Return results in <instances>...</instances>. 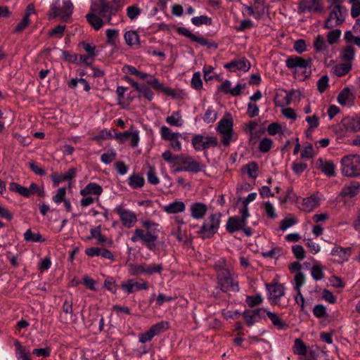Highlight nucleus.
Returning a JSON list of instances; mask_svg holds the SVG:
<instances>
[{"mask_svg": "<svg viewBox=\"0 0 360 360\" xmlns=\"http://www.w3.org/2000/svg\"><path fill=\"white\" fill-rule=\"evenodd\" d=\"M141 224L145 229H136L131 240L133 243L141 240L148 249L153 250L156 247L155 242L158 238L159 224L151 220L141 221Z\"/></svg>", "mask_w": 360, "mask_h": 360, "instance_id": "nucleus-1", "label": "nucleus"}, {"mask_svg": "<svg viewBox=\"0 0 360 360\" xmlns=\"http://www.w3.org/2000/svg\"><path fill=\"white\" fill-rule=\"evenodd\" d=\"M311 58H302L298 56H291L286 58L285 66L293 74L295 78L304 80L311 75Z\"/></svg>", "mask_w": 360, "mask_h": 360, "instance_id": "nucleus-2", "label": "nucleus"}, {"mask_svg": "<svg viewBox=\"0 0 360 360\" xmlns=\"http://www.w3.org/2000/svg\"><path fill=\"white\" fill-rule=\"evenodd\" d=\"M238 275L231 270H222L217 274V284L220 290L224 292L239 291Z\"/></svg>", "mask_w": 360, "mask_h": 360, "instance_id": "nucleus-3", "label": "nucleus"}, {"mask_svg": "<svg viewBox=\"0 0 360 360\" xmlns=\"http://www.w3.org/2000/svg\"><path fill=\"white\" fill-rule=\"evenodd\" d=\"M221 214L219 212L213 213L204 220L202 225L198 231L199 236L203 239H209L218 231Z\"/></svg>", "mask_w": 360, "mask_h": 360, "instance_id": "nucleus-4", "label": "nucleus"}, {"mask_svg": "<svg viewBox=\"0 0 360 360\" xmlns=\"http://www.w3.org/2000/svg\"><path fill=\"white\" fill-rule=\"evenodd\" d=\"M340 165V170L343 176L356 177L360 175V155H345L341 159Z\"/></svg>", "mask_w": 360, "mask_h": 360, "instance_id": "nucleus-5", "label": "nucleus"}, {"mask_svg": "<svg viewBox=\"0 0 360 360\" xmlns=\"http://www.w3.org/2000/svg\"><path fill=\"white\" fill-rule=\"evenodd\" d=\"M326 19L324 28L331 30L342 25L347 15V9L344 6H333Z\"/></svg>", "mask_w": 360, "mask_h": 360, "instance_id": "nucleus-6", "label": "nucleus"}, {"mask_svg": "<svg viewBox=\"0 0 360 360\" xmlns=\"http://www.w3.org/2000/svg\"><path fill=\"white\" fill-rule=\"evenodd\" d=\"M102 8L96 0L91 1L90 12L86 15L87 22L96 30H100L104 25V21L98 16L106 18L105 13H101Z\"/></svg>", "mask_w": 360, "mask_h": 360, "instance_id": "nucleus-7", "label": "nucleus"}, {"mask_svg": "<svg viewBox=\"0 0 360 360\" xmlns=\"http://www.w3.org/2000/svg\"><path fill=\"white\" fill-rule=\"evenodd\" d=\"M191 143L196 151H200L216 147L218 144V141L214 136H204L200 134H196L193 136Z\"/></svg>", "mask_w": 360, "mask_h": 360, "instance_id": "nucleus-8", "label": "nucleus"}, {"mask_svg": "<svg viewBox=\"0 0 360 360\" xmlns=\"http://www.w3.org/2000/svg\"><path fill=\"white\" fill-rule=\"evenodd\" d=\"M226 229L230 233L241 230L246 236H250L252 234V229L247 226V223L244 221V219L236 216L228 219Z\"/></svg>", "mask_w": 360, "mask_h": 360, "instance_id": "nucleus-9", "label": "nucleus"}, {"mask_svg": "<svg viewBox=\"0 0 360 360\" xmlns=\"http://www.w3.org/2000/svg\"><path fill=\"white\" fill-rule=\"evenodd\" d=\"M217 131L222 134L221 142L229 146L233 135V120L231 118H223L218 123Z\"/></svg>", "mask_w": 360, "mask_h": 360, "instance_id": "nucleus-10", "label": "nucleus"}, {"mask_svg": "<svg viewBox=\"0 0 360 360\" xmlns=\"http://www.w3.org/2000/svg\"><path fill=\"white\" fill-rule=\"evenodd\" d=\"M115 212L119 215L120 220L124 227L132 228L137 221L136 214L131 210L125 209L122 206L115 208Z\"/></svg>", "mask_w": 360, "mask_h": 360, "instance_id": "nucleus-11", "label": "nucleus"}, {"mask_svg": "<svg viewBox=\"0 0 360 360\" xmlns=\"http://www.w3.org/2000/svg\"><path fill=\"white\" fill-rule=\"evenodd\" d=\"M125 4V0H112L109 2L105 1L101 6V13H105L108 15V23L111 25L112 17L115 15L117 12L121 9Z\"/></svg>", "mask_w": 360, "mask_h": 360, "instance_id": "nucleus-12", "label": "nucleus"}, {"mask_svg": "<svg viewBox=\"0 0 360 360\" xmlns=\"http://www.w3.org/2000/svg\"><path fill=\"white\" fill-rule=\"evenodd\" d=\"M176 31L179 34L185 36L189 38L193 41L197 42L202 46H207L208 48L217 47V44H215L214 43H210L208 39L196 36L184 27H177Z\"/></svg>", "mask_w": 360, "mask_h": 360, "instance_id": "nucleus-13", "label": "nucleus"}, {"mask_svg": "<svg viewBox=\"0 0 360 360\" xmlns=\"http://www.w3.org/2000/svg\"><path fill=\"white\" fill-rule=\"evenodd\" d=\"M298 8L302 13H320L323 11V5L321 0H301Z\"/></svg>", "mask_w": 360, "mask_h": 360, "instance_id": "nucleus-14", "label": "nucleus"}, {"mask_svg": "<svg viewBox=\"0 0 360 360\" xmlns=\"http://www.w3.org/2000/svg\"><path fill=\"white\" fill-rule=\"evenodd\" d=\"M142 282L139 283L134 279H128L121 283V288L127 294L133 293L136 290H147L148 288V283L147 281L141 280Z\"/></svg>", "mask_w": 360, "mask_h": 360, "instance_id": "nucleus-15", "label": "nucleus"}, {"mask_svg": "<svg viewBox=\"0 0 360 360\" xmlns=\"http://www.w3.org/2000/svg\"><path fill=\"white\" fill-rule=\"evenodd\" d=\"M181 165L186 169V172L198 173L205 168V165L196 161L192 156L184 155Z\"/></svg>", "mask_w": 360, "mask_h": 360, "instance_id": "nucleus-16", "label": "nucleus"}, {"mask_svg": "<svg viewBox=\"0 0 360 360\" xmlns=\"http://www.w3.org/2000/svg\"><path fill=\"white\" fill-rule=\"evenodd\" d=\"M251 67L250 61L245 57L238 60H231L230 63H226L224 68L231 72L237 70L248 72Z\"/></svg>", "mask_w": 360, "mask_h": 360, "instance_id": "nucleus-17", "label": "nucleus"}, {"mask_svg": "<svg viewBox=\"0 0 360 360\" xmlns=\"http://www.w3.org/2000/svg\"><path fill=\"white\" fill-rule=\"evenodd\" d=\"M147 84L151 85L155 90L160 91L165 95L171 96L172 98H176L179 96V94L176 92V91L164 86L163 84L160 83L158 79L154 76H150V79L147 80Z\"/></svg>", "mask_w": 360, "mask_h": 360, "instance_id": "nucleus-18", "label": "nucleus"}, {"mask_svg": "<svg viewBox=\"0 0 360 360\" xmlns=\"http://www.w3.org/2000/svg\"><path fill=\"white\" fill-rule=\"evenodd\" d=\"M360 193V183L359 181H352L348 184H345L340 193V195L342 198L349 199L352 198Z\"/></svg>", "mask_w": 360, "mask_h": 360, "instance_id": "nucleus-19", "label": "nucleus"}, {"mask_svg": "<svg viewBox=\"0 0 360 360\" xmlns=\"http://www.w3.org/2000/svg\"><path fill=\"white\" fill-rule=\"evenodd\" d=\"M266 287L269 294V299L273 301L276 302L285 294V288L281 283H267Z\"/></svg>", "mask_w": 360, "mask_h": 360, "instance_id": "nucleus-20", "label": "nucleus"}, {"mask_svg": "<svg viewBox=\"0 0 360 360\" xmlns=\"http://www.w3.org/2000/svg\"><path fill=\"white\" fill-rule=\"evenodd\" d=\"M355 96L349 88H344L338 96V102L343 106H351L354 104Z\"/></svg>", "mask_w": 360, "mask_h": 360, "instance_id": "nucleus-21", "label": "nucleus"}, {"mask_svg": "<svg viewBox=\"0 0 360 360\" xmlns=\"http://www.w3.org/2000/svg\"><path fill=\"white\" fill-rule=\"evenodd\" d=\"M316 167L328 176H334L335 175V166L331 161L319 158L316 161Z\"/></svg>", "mask_w": 360, "mask_h": 360, "instance_id": "nucleus-22", "label": "nucleus"}, {"mask_svg": "<svg viewBox=\"0 0 360 360\" xmlns=\"http://www.w3.org/2000/svg\"><path fill=\"white\" fill-rule=\"evenodd\" d=\"M191 215L195 219H202L207 212V206L202 202H193L190 207Z\"/></svg>", "mask_w": 360, "mask_h": 360, "instance_id": "nucleus-23", "label": "nucleus"}, {"mask_svg": "<svg viewBox=\"0 0 360 360\" xmlns=\"http://www.w3.org/2000/svg\"><path fill=\"white\" fill-rule=\"evenodd\" d=\"M320 200L314 194L302 200V210L305 212H311L319 205Z\"/></svg>", "mask_w": 360, "mask_h": 360, "instance_id": "nucleus-24", "label": "nucleus"}, {"mask_svg": "<svg viewBox=\"0 0 360 360\" xmlns=\"http://www.w3.org/2000/svg\"><path fill=\"white\" fill-rule=\"evenodd\" d=\"M333 256L338 257L342 262H346L349 259L352 254V248H342L341 246H335L330 253Z\"/></svg>", "mask_w": 360, "mask_h": 360, "instance_id": "nucleus-25", "label": "nucleus"}, {"mask_svg": "<svg viewBox=\"0 0 360 360\" xmlns=\"http://www.w3.org/2000/svg\"><path fill=\"white\" fill-rule=\"evenodd\" d=\"M355 49L347 45L342 48L340 52V58L342 62L352 63L355 57Z\"/></svg>", "mask_w": 360, "mask_h": 360, "instance_id": "nucleus-26", "label": "nucleus"}, {"mask_svg": "<svg viewBox=\"0 0 360 360\" xmlns=\"http://www.w3.org/2000/svg\"><path fill=\"white\" fill-rule=\"evenodd\" d=\"M186 205L182 201H174L163 207V211L167 214H177L184 212Z\"/></svg>", "mask_w": 360, "mask_h": 360, "instance_id": "nucleus-27", "label": "nucleus"}, {"mask_svg": "<svg viewBox=\"0 0 360 360\" xmlns=\"http://www.w3.org/2000/svg\"><path fill=\"white\" fill-rule=\"evenodd\" d=\"M14 346L18 360H31L30 351L18 340L14 341Z\"/></svg>", "mask_w": 360, "mask_h": 360, "instance_id": "nucleus-28", "label": "nucleus"}, {"mask_svg": "<svg viewBox=\"0 0 360 360\" xmlns=\"http://www.w3.org/2000/svg\"><path fill=\"white\" fill-rule=\"evenodd\" d=\"M352 66V63L342 62L333 67L332 73L337 77H342L351 70Z\"/></svg>", "mask_w": 360, "mask_h": 360, "instance_id": "nucleus-29", "label": "nucleus"}, {"mask_svg": "<svg viewBox=\"0 0 360 360\" xmlns=\"http://www.w3.org/2000/svg\"><path fill=\"white\" fill-rule=\"evenodd\" d=\"M102 192L103 188L100 185L96 183H89L80 191V194L83 196H86L89 194L99 195Z\"/></svg>", "mask_w": 360, "mask_h": 360, "instance_id": "nucleus-30", "label": "nucleus"}, {"mask_svg": "<svg viewBox=\"0 0 360 360\" xmlns=\"http://www.w3.org/2000/svg\"><path fill=\"white\" fill-rule=\"evenodd\" d=\"M266 316L271 320L272 324L278 330H285L288 328V323L282 320L276 314L267 311Z\"/></svg>", "mask_w": 360, "mask_h": 360, "instance_id": "nucleus-31", "label": "nucleus"}, {"mask_svg": "<svg viewBox=\"0 0 360 360\" xmlns=\"http://www.w3.org/2000/svg\"><path fill=\"white\" fill-rule=\"evenodd\" d=\"M144 184V178L139 174L133 173L128 178V184L133 189L140 188L143 186Z\"/></svg>", "mask_w": 360, "mask_h": 360, "instance_id": "nucleus-32", "label": "nucleus"}, {"mask_svg": "<svg viewBox=\"0 0 360 360\" xmlns=\"http://www.w3.org/2000/svg\"><path fill=\"white\" fill-rule=\"evenodd\" d=\"M124 39L125 43L129 46L139 45L140 43L139 35L138 32L134 30H129L125 32L124 34Z\"/></svg>", "mask_w": 360, "mask_h": 360, "instance_id": "nucleus-33", "label": "nucleus"}, {"mask_svg": "<svg viewBox=\"0 0 360 360\" xmlns=\"http://www.w3.org/2000/svg\"><path fill=\"white\" fill-rule=\"evenodd\" d=\"M106 34V43L111 46L116 47L119 44V30L115 29H108L105 32Z\"/></svg>", "mask_w": 360, "mask_h": 360, "instance_id": "nucleus-34", "label": "nucleus"}, {"mask_svg": "<svg viewBox=\"0 0 360 360\" xmlns=\"http://www.w3.org/2000/svg\"><path fill=\"white\" fill-rule=\"evenodd\" d=\"M164 267L162 264H146L145 263V274L152 276L155 274H160L163 271Z\"/></svg>", "mask_w": 360, "mask_h": 360, "instance_id": "nucleus-35", "label": "nucleus"}, {"mask_svg": "<svg viewBox=\"0 0 360 360\" xmlns=\"http://www.w3.org/2000/svg\"><path fill=\"white\" fill-rule=\"evenodd\" d=\"M10 191L20 194L25 198L30 197V192L28 188L24 187L17 183L11 182L9 184Z\"/></svg>", "mask_w": 360, "mask_h": 360, "instance_id": "nucleus-36", "label": "nucleus"}, {"mask_svg": "<svg viewBox=\"0 0 360 360\" xmlns=\"http://www.w3.org/2000/svg\"><path fill=\"white\" fill-rule=\"evenodd\" d=\"M293 349L294 353L297 355L305 356L307 354V346L304 342L300 338L295 339Z\"/></svg>", "mask_w": 360, "mask_h": 360, "instance_id": "nucleus-37", "label": "nucleus"}, {"mask_svg": "<svg viewBox=\"0 0 360 360\" xmlns=\"http://www.w3.org/2000/svg\"><path fill=\"white\" fill-rule=\"evenodd\" d=\"M168 328H169V323L167 321H162L158 322L156 324L153 325L150 328V330L153 334V335L155 336L160 333L165 332Z\"/></svg>", "mask_w": 360, "mask_h": 360, "instance_id": "nucleus-38", "label": "nucleus"}, {"mask_svg": "<svg viewBox=\"0 0 360 360\" xmlns=\"http://www.w3.org/2000/svg\"><path fill=\"white\" fill-rule=\"evenodd\" d=\"M254 6L256 11V19H261L265 14V0H253Z\"/></svg>", "mask_w": 360, "mask_h": 360, "instance_id": "nucleus-39", "label": "nucleus"}, {"mask_svg": "<svg viewBox=\"0 0 360 360\" xmlns=\"http://www.w3.org/2000/svg\"><path fill=\"white\" fill-rule=\"evenodd\" d=\"M305 120L309 125L307 132L312 133L319 126V117L316 115L307 116Z\"/></svg>", "mask_w": 360, "mask_h": 360, "instance_id": "nucleus-40", "label": "nucleus"}, {"mask_svg": "<svg viewBox=\"0 0 360 360\" xmlns=\"http://www.w3.org/2000/svg\"><path fill=\"white\" fill-rule=\"evenodd\" d=\"M314 46L317 53L322 52L327 49L326 42L321 35L319 34L316 36L314 41Z\"/></svg>", "mask_w": 360, "mask_h": 360, "instance_id": "nucleus-41", "label": "nucleus"}, {"mask_svg": "<svg viewBox=\"0 0 360 360\" xmlns=\"http://www.w3.org/2000/svg\"><path fill=\"white\" fill-rule=\"evenodd\" d=\"M191 22L194 25L198 27L202 25H211L212 23V18L204 15L192 18Z\"/></svg>", "mask_w": 360, "mask_h": 360, "instance_id": "nucleus-42", "label": "nucleus"}, {"mask_svg": "<svg viewBox=\"0 0 360 360\" xmlns=\"http://www.w3.org/2000/svg\"><path fill=\"white\" fill-rule=\"evenodd\" d=\"M24 239L26 241L30 242H42L44 239L42 238L41 235L39 233H33L31 229H28L24 233Z\"/></svg>", "mask_w": 360, "mask_h": 360, "instance_id": "nucleus-43", "label": "nucleus"}, {"mask_svg": "<svg viewBox=\"0 0 360 360\" xmlns=\"http://www.w3.org/2000/svg\"><path fill=\"white\" fill-rule=\"evenodd\" d=\"M129 273L131 276L145 274V263L141 264H129Z\"/></svg>", "mask_w": 360, "mask_h": 360, "instance_id": "nucleus-44", "label": "nucleus"}, {"mask_svg": "<svg viewBox=\"0 0 360 360\" xmlns=\"http://www.w3.org/2000/svg\"><path fill=\"white\" fill-rule=\"evenodd\" d=\"M63 10L64 14L63 15V20L67 21L71 16L73 11V4L70 0H65L63 2Z\"/></svg>", "mask_w": 360, "mask_h": 360, "instance_id": "nucleus-45", "label": "nucleus"}, {"mask_svg": "<svg viewBox=\"0 0 360 360\" xmlns=\"http://www.w3.org/2000/svg\"><path fill=\"white\" fill-rule=\"evenodd\" d=\"M273 144V141L271 139L264 138L260 141L259 143V150L261 153H267L271 149Z\"/></svg>", "mask_w": 360, "mask_h": 360, "instance_id": "nucleus-46", "label": "nucleus"}, {"mask_svg": "<svg viewBox=\"0 0 360 360\" xmlns=\"http://www.w3.org/2000/svg\"><path fill=\"white\" fill-rule=\"evenodd\" d=\"M191 86L195 90H200L202 87V81L201 79V75L200 72H196L193 75Z\"/></svg>", "mask_w": 360, "mask_h": 360, "instance_id": "nucleus-47", "label": "nucleus"}, {"mask_svg": "<svg viewBox=\"0 0 360 360\" xmlns=\"http://www.w3.org/2000/svg\"><path fill=\"white\" fill-rule=\"evenodd\" d=\"M341 30L339 29H335L331 30L327 34V41L329 44H336L341 35Z\"/></svg>", "mask_w": 360, "mask_h": 360, "instance_id": "nucleus-48", "label": "nucleus"}, {"mask_svg": "<svg viewBox=\"0 0 360 360\" xmlns=\"http://www.w3.org/2000/svg\"><path fill=\"white\" fill-rule=\"evenodd\" d=\"M263 302L261 295H248L246 297V303L250 307L257 306Z\"/></svg>", "mask_w": 360, "mask_h": 360, "instance_id": "nucleus-49", "label": "nucleus"}, {"mask_svg": "<svg viewBox=\"0 0 360 360\" xmlns=\"http://www.w3.org/2000/svg\"><path fill=\"white\" fill-rule=\"evenodd\" d=\"M147 179L150 184L157 185L159 184L160 180L158 177L154 166L150 165L147 172Z\"/></svg>", "mask_w": 360, "mask_h": 360, "instance_id": "nucleus-50", "label": "nucleus"}, {"mask_svg": "<svg viewBox=\"0 0 360 360\" xmlns=\"http://www.w3.org/2000/svg\"><path fill=\"white\" fill-rule=\"evenodd\" d=\"M179 133L172 132V130L166 126H162L160 128L161 137L165 141H170L171 139H173Z\"/></svg>", "mask_w": 360, "mask_h": 360, "instance_id": "nucleus-51", "label": "nucleus"}, {"mask_svg": "<svg viewBox=\"0 0 360 360\" xmlns=\"http://www.w3.org/2000/svg\"><path fill=\"white\" fill-rule=\"evenodd\" d=\"M245 169L248 176L255 179L257 176V172L259 169L258 165L255 162H251L245 165Z\"/></svg>", "mask_w": 360, "mask_h": 360, "instance_id": "nucleus-52", "label": "nucleus"}, {"mask_svg": "<svg viewBox=\"0 0 360 360\" xmlns=\"http://www.w3.org/2000/svg\"><path fill=\"white\" fill-rule=\"evenodd\" d=\"M181 115L179 112H174L171 116L166 118V122L172 126L180 127L182 122L180 121Z\"/></svg>", "mask_w": 360, "mask_h": 360, "instance_id": "nucleus-53", "label": "nucleus"}, {"mask_svg": "<svg viewBox=\"0 0 360 360\" xmlns=\"http://www.w3.org/2000/svg\"><path fill=\"white\" fill-rule=\"evenodd\" d=\"M129 139H130V144L132 148L138 146L139 142V132L134 129V127H130Z\"/></svg>", "mask_w": 360, "mask_h": 360, "instance_id": "nucleus-54", "label": "nucleus"}, {"mask_svg": "<svg viewBox=\"0 0 360 360\" xmlns=\"http://www.w3.org/2000/svg\"><path fill=\"white\" fill-rule=\"evenodd\" d=\"M311 276L316 281L321 280L324 277L323 268L321 264H314L311 268Z\"/></svg>", "mask_w": 360, "mask_h": 360, "instance_id": "nucleus-55", "label": "nucleus"}, {"mask_svg": "<svg viewBox=\"0 0 360 360\" xmlns=\"http://www.w3.org/2000/svg\"><path fill=\"white\" fill-rule=\"evenodd\" d=\"M30 196L34 193H36L39 197H44L45 192L43 186H39L35 183H32L29 188Z\"/></svg>", "mask_w": 360, "mask_h": 360, "instance_id": "nucleus-56", "label": "nucleus"}, {"mask_svg": "<svg viewBox=\"0 0 360 360\" xmlns=\"http://www.w3.org/2000/svg\"><path fill=\"white\" fill-rule=\"evenodd\" d=\"M344 39L347 43H353L360 47V37L354 36L350 30L345 32Z\"/></svg>", "mask_w": 360, "mask_h": 360, "instance_id": "nucleus-57", "label": "nucleus"}, {"mask_svg": "<svg viewBox=\"0 0 360 360\" xmlns=\"http://www.w3.org/2000/svg\"><path fill=\"white\" fill-rule=\"evenodd\" d=\"M66 189L65 187L60 188L57 190V193L53 196V201L59 204L65 200Z\"/></svg>", "mask_w": 360, "mask_h": 360, "instance_id": "nucleus-58", "label": "nucleus"}, {"mask_svg": "<svg viewBox=\"0 0 360 360\" xmlns=\"http://www.w3.org/2000/svg\"><path fill=\"white\" fill-rule=\"evenodd\" d=\"M304 281H305V278H304V275L303 273L299 272L295 275V289L297 291V294L301 293L300 288L304 283Z\"/></svg>", "mask_w": 360, "mask_h": 360, "instance_id": "nucleus-59", "label": "nucleus"}, {"mask_svg": "<svg viewBox=\"0 0 360 360\" xmlns=\"http://www.w3.org/2000/svg\"><path fill=\"white\" fill-rule=\"evenodd\" d=\"M292 251L295 257L299 260H302L305 257V250L302 245H293L292 247Z\"/></svg>", "mask_w": 360, "mask_h": 360, "instance_id": "nucleus-60", "label": "nucleus"}, {"mask_svg": "<svg viewBox=\"0 0 360 360\" xmlns=\"http://www.w3.org/2000/svg\"><path fill=\"white\" fill-rule=\"evenodd\" d=\"M80 44L89 55L94 57L97 56L98 53L96 50V46H94L93 44L83 41L80 43Z\"/></svg>", "mask_w": 360, "mask_h": 360, "instance_id": "nucleus-61", "label": "nucleus"}, {"mask_svg": "<svg viewBox=\"0 0 360 360\" xmlns=\"http://www.w3.org/2000/svg\"><path fill=\"white\" fill-rule=\"evenodd\" d=\"M63 11L62 8L56 6V4H53L49 11V16L51 18L60 17L63 19Z\"/></svg>", "mask_w": 360, "mask_h": 360, "instance_id": "nucleus-62", "label": "nucleus"}, {"mask_svg": "<svg viewBox=\"0 0 360 360\" xmlns=\"http://www.w3.org/2000/svg\"><path fill=\"white\" fill-rule=\"evenodd\" d=\"M141 13V9L136 5L129 6L127 8V15L131 20H134Z\"/></svg>", "mask_w": 360, "mask_h": 360, "instance_id": "nucleus-63", "label": "nucleus"}, {"mask_svg": "<svg viewBox=\"0 0 360 360\" xmlns=\"http://www.w3.org/2000/svg\"><path fill=\"white\" fill-rule=\"evenodd\" d=\"M349 127L352 131H360V116H356L350 120Z\"/></svg>", "mask_w": 360, "mask_h": 360, "instance_id": "nucleus-64", "label": "nucleus"}]
</instances>
